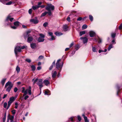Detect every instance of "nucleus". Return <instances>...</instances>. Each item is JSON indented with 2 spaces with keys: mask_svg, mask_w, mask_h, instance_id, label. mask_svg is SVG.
<instances>
[{
  "mask_svg": "<svg viewBox=\"0 0 122 122\" xmlns=\"http://www.w3.org/2000/svg\"><path fill=\"white\" fill-rule=\"evenodd\" d=\"M89 35L91 37H93L95 35V33L93 31H90L89 32Z\"/></svg>",
  "mask_w": 122,
  "mask_h": 122,
  "instance_id": "ddd939ff",
  "label": "nucleus"
},
{
  "mask_svg": "<svg viewBox=\"0 0 122 122\" xmlns=\"http://www.w3.org/2000/svg\"><path fill=\"white\" fill-rule=\"evenodd\" d=\"M48 15H51V11H48Z\"/></svg>",
  "mask_w": 122,
  "mask_h": 122,
  "instance_id": "052dcab7",
  "label": "nucleus"
},
{
  "mask_svg": "<svg viewBox=\"0 0 122 122\" xmlns=\"http://www.w3.org/2000/svg\"><path fill=\"white\" fill-rule=\"evenodd\" d=\"M15 110H13L12 111V112L13 114H15Z\"/></svg>",
  "mask_w": 122,
  "mask_h": 122,
  "instance_id": "3c124183",
  "label": "nucleus"
},
{
  "mask_svg": "<svg viewBox=\"0 0 122 122\" xmlns=\"http://www.w3.org/2000/svg\"><path fill=\"white\" fill-rule=\"evenodd\" d=\"M0 1L4 4L7 5H10L12 3V2L11 1H10L7 3H5L3 0H0Z\"/></svg>",
  "mask_w": 122,
  "mask_h": 122,
  "instance_id": "9d476101",
  "label": "nucleus"
},
{
  "mask_svg": "<svg viewBox=\"0 0 122 122\" xmlns=\"http://www.w3.org/2000/svg\"><path fill=\"white\" fill-rule=\"evenodd\" d=\"M48 93V92L46 91H45V95H47V93Z\"/></svg>",
  "mask_w": 122,
  "mask_h": 122,
  "instance_id": "e2e57ef3",
  "label": "nucleus"
},
{
  "mask_svg": "<svg viewBox=\"0 0 122 122\" xmlns=\"http://www.w3.org/2000/svg\"><path fill=\"white\" fill-rule=\"evenodd\" d=\"M27 36L28 37L27 39V42H30L32 41L33 38L31 36Z\"/></svg>",
  "mask_w": 122,
  "mask_h": 122,
  "instance_id": "2eb2a0df",
  "label": "nucleus"
},
{
  "mask_svg": "<svg viewBox=\"0 0 122 122\" xmlns=\"http://www.w3.org/2000/svg\"><path fill=\"white\" fill-rule=\"evenodd\" d=\"M46 9L48 11L53 10L54 9V6L51 4H47L46 8Z\"/></svg>",
  "mask_w": 122,
  "mask_h": 122,
  "instance_id": "20e7f679",
  "label": "nucleus"
},
{
  "mask_svg": "<svg viewBox=\"0 0 122 122\" xmlns=\"http://www.w3.org/2000/svg\"><path fill=\"white\" fill-rule=\"evenodd\" d=\"M92 51L94 52H96V48L95 47H92Z\"/></svg>",
  "mask_w": 122,
  "mask_h": 122,
  "instance_id": "de8ad7c7",
  "label": "nucleus"
},
{
  "mask_svg": "<svg viewBox=\"0 0 122 122\" xmlns=\"http://www.w3.org/2000/svg\"><path fill=\"white\" fill-rule=\"evenodd\" d=\"M25 46H23L22 47H21V49H24L25 48Z\"/></svg>",
  "mask_w": 122,
  "mask_h": 122,
  "instance_id": "0e129e2a",
  "label": "nucleus"
},
{
  "mask_svg": "<svg viewBox=\"0 0 122 122\" xmlns=\"http://www.w3.org/2000/svg\"><path fill=\"white\" fill-rule=\"evenodd\" d=\"M116 34V33H113L111 34V36L112 37L114 38L115 37Z\"/></svg>",
  "mask_w": 122,
  "mask_h": 122,
  "instance_id": "c9c22d12",
  "label": "nucleus"
},
{
  "mask_svg": "<svg viewBox=\"0 0 122 122\" xmlns=\"http://www.w3.org/2000/svg\"><path fill=\"white\" fill-rule=\"evenodd\" d=\"M112 48V44H111L109 45L107 49V50L108 51H109Z\"/></svg>",
  "mask_w": 122,
  "mask_h": 122,
  "instance_id": "2f4dec72",
  "label": "nucleus"
},
{
  "mask_svg": "<svg viewBox=\"0 0 122 122\" xmlns=\"http://www.w3.org/2000/svg\"><path fill=\"white\" fill-rule=\"evenodd\" d=\"M25 61L28 63H30L31 62V60L29 59H26L25 60Z\"/></svg>",
  "mask_w": 122,
  "mask_h": 122,
  "instance_id": "4c0bfd02",
  "label": "nucleus"
},
{
  "mask_svg": "<svg viewBox=\"0 0 122 122\" xmlns=\"http://www.w3.org/2000/svg\"><path fill=\"white\" fill-rule=\"evenodd\" d=\"M22 93H24L23 96H25L27 94L28 92L30 95H31V86H29L28 88L26 89L25 90V88L24 87H22Z\"/></svg>",
  "mask_w": 122,
  "mask_h": 122,
  "instance_id": "f257e3e1",
  "label": "nucleus"
},
{
  "mask_svg": "<svg viewBox=\"0 0 122 122\" xmlns=\"http://www.w3.org/2000/svg\"><path fill=\"white\" fill-rule=\"evenodd\" d=\"M85 33V31H81L80 32V36H81L83 35Z\"/></svg>",
  "mask_w": 122,
  "mask_h": 122,
  "instance_id": "bb28decb",
  "label": "nucleus"
},
{
  "mask_svg": "<svg viewBox=\"0 0 122 122\" xmlns=\"http://www.w3.org/2000/svg\"><path fill=\"white\" fill-rule=\"evenodd\" d=\"M32 10L31 9H30L28 11L29 13V14H31L32 13Z\"/></svg>",
  "mask_w": 122,
  "mask_h": 122,
  "instance_id": "79ce46f5",
  "label": "nucleus"
},
{
  "mask_svg": "<svg viewBox=\"0 0 122 122\" xmlns=\"http://www.w3.org/2000/svg\"><path fill=\"white\" fill-rule=\"evenodd\" d=\"M69 49V48H66L65 49V51H66L68 50Z\"/></svg>",
  "mask_w": 122,
  "mask_h": 122,
  "instance_id": "338daca9",
  "label": "nucleus"
},
{
  "mask_svg": "<svg viewBox=\"0 0 122 122\" xmlns=\"http://www.w3.org/2000/svg\"><path fill=\"white\" fill-rule=\"evenodd\" d=\"M122 28V23L121 24L119 27V29H121Z\"/></svg>",
  "mask_w": 122,
  "mask_h": 122,
  "instance_id": "603ef678",
  "label": "nucleus"
},
{
  "mask_svg": "<svg viewBox=\"0 0 122 122\" xmlns=\"http://www.w3.org/2000/svg\"><path fill=\"white\" fill-rule=\"evenodd\" d=\"M82 19V18L81 17H78V18L77 19V20L78 21H80Z\"/></svg>",
  "mask_w": 122,
  "mask_h": 122,
  "instance_id": "8fccbe9b",
  "label": "nucleus"
},
{
  "mask_svg": "<svg viewBox=\"0 0 122 122\" xmlns=\"http://www.w3.org/2000/svg\"><path fill=\"white\" fill-rule=\"evenodd\" d=\"M89 18L91 21H92L93 20V16L91 15H89Z\"/></svg>",
  "mask_w": 122,
  "mask_h": 122,
  "instance_id": "c85d7f7f",
  "label": "nucleus"
},
{
  "mask_svg": "<svg viewBox=\"0 0 122 122\" xmlns=\"http://www.w3.org/2000/svg\"><path fill=\"white\" fill-rule=\"evenodd\" d=\"M30 46L32 48L35 49L36 47V44L35 43H32L30 44Z\"/></svg>",
  "mask_w": 122,
  "mask_h": 122,
  "instance_id": "4468645a",
  "label": "nucleus"
},
{
  "mask_svg": "<svg viewBox=\"0 0 122 122\" xmlns=\"http://www.w3.org/2000/svg\"><path fill=\"white\" fill-rule=\"evenodd\" d=\"M31 31L30 30H28L26 32V35L27 36H30V35H29V34L30 33Z\"/></svg>",
  "mask_w": 122,
  "mask_h": 122,
  "instance_id": "7c9ffc66",
  "label": "nucleus"
},
{
  "mask_svg": "<svg viewBox=\"0 0 122 122\" xmlns=\"http://www.w3.org/2000/svg\"><path fill=\"white\" fill-rule=\"evenodd\" d=\"M42 4V2H39L38 3L37 5V6H38V8L40 7L39 6H40Z\"/></svg>",
  "mask_w": 122,
  "mask_h": 122,
  "instance_id": "f704fd0d",
  "label": "nucleus"
},
{
  "mask_svg": "<svg viewBox=\"0 0 122 122\" xmlns=\"http://www.w3.org/2000/svg\"><path fill=\"white\" fill-rule=\"evenodd\" d=\"M37 69L38 70H40L41 69V66H38L37 67Z\"/></svg>",
  "mask_w": 122,
  "mask_h": 122,
  "instance_id": "bf43d9fd",
  "label": "nucleus"
},
{
  "mask_svg": "<svg viewBox=\"0 0 122 122\" xmlns=\"http://www.w3.org/2000/svg\"><path fill=\"white\" fill-rule=\"evenodd\" d=\"M14 19L13 18H11L10 16H8L5 22L8 25H10L11 24V22Z\"/></svg>",
  "mask_w": 122,
  "mask_h": 122,
  "instance_id": "39448f33",
  "label": "nucleus"
},
{
  "mask_svg": "<svg viewBox=\"0 0 122 122\" xmlns=\"http://www.w3.org/2000/svg\"><path fill=\"white\" fill-rule=\"evenodd\" d=\"M22 27H23L24 28H26V26L24 25H22Z\"/></svg>",
  "mask_w": 122,
  "mask_h": 122,
  "instance_id": "774afa93",
  "label": "nucleus"
},
{
  "mask_svg": "<svg viewBox=\"0 0 122 122\" xmlns=\"http://www.w3.org/2000/svg\"><path fill=\"white\" fill-rule=\"evenodd\" d=\"M48 13V12L45 11L44 13H43L41 15V17H42L45 16Z\"/></svg>",
  "mask_w": 122,
  "mask_h": 122,
  "instance_id": "b1692460",
  "label": "nucleus"
},
{
  "mask_svg": "<svg viewBox=\"0 0 122 122\" xmlns=\"http://www.w3.org/2000/svg\"><path fill=\"white\" fill-rule=\"evenodd\" d=\"M6 119V116H4V117L3 118V122H5V121Z\"/></svg>",
  "mask_w": 122,
  "mask_h": 122,
  "instance_id": "864d4df0",
  "label": "nucleus"
},
{
  "mask_svg": "<svg viewBox=\"0 0 122 122\" xmlns=\"http://www.w3.org/2000/svg\"><path fill=\"white\" fill-rule=\"evenodd\" d=\"M44 40V38L40 37L38 39V41L39 42H43Z\"/></svg>",
  "mask_w": 122,
  "mask_h": 122,
  "instance_id": "a211bd4d",
  "label": "nucleus"
},
{
  "mask_svg": "<svg viewBox=\"0 0 122 122\" xmlns=\"http://www.w3.org/2000/svg\"><path fill=\"white\" fill-rule=\"evenodd\" d=\"M16 98V97H12L10 98V100L8 102H10L12 103L15 100Z\"/></svg>",
  "mask_w": 122,
  "mask_h": 122,
  "instance_id": "dca6fc26",
  "label": "nucleus"
},
{
  "mask_svg": "<svg viewBox=\"0 0 122 122\" xmlns=\"http://www.w3.org/2000/svg\"><path fill=\"white\" fill-rule=\"evenodd\" d=\"M38 78H36V79L34 80V79H32V81H33V84H35V83L38 80Z\"/></svg>",
  "mask_w": 122,
  "mask_h": 122,
  "instance_id": "393cba45",
  "label": "nucleus"
},
{
  "mask_svg": "<svg viewBox=\"0 0 122 122\" xmlns=\"http://www.w3.org/2000/svg\"><path fill=\"white\" fill-rule=\"evenodd\" d=\"M32 8L34 10H35L39 8L38 6H37V5L35 6H33L32 7Z\"/></svg>",
  "mask_w": 122,
  "mask_h": 122,
  "instance_id": "cd10ccee",
  "label": "nucleus"
},
{
  "mask_svg": "<svg viewBox=\"0 0 122 122\" xmlns=\"http://www.w3.org/2000/svg\"><path fill=\"white\" fill-rule=\"evenodd\" d=\"M43 58V56H40L38 57V59L39 60H41Z\"/></svg>",
  "mask_w": 122,
  "mask_h": 122,
  "instance_id": "a19ab883",
  "label": "nucleus"
},
{
  "mask_svg": "<svg viewBox=\"0 0 122 122\" xmlns=\"http://www.w3.org/2000/svg\"><path fill=\"white\" fill-rule=\"evenodd\" d=\"M16 71H17V73H18L20 71V69L18 66H17L16 68Z\"/></svg>",
  "mask_w": 122,
  "mask_h": 122,
  "instance_id": "5701e85b",
  "label": "nucleus"
},
{
  "mask_svg": "<svg viewBox=\"0 0 122 122\" xmlns=\"http://www.w3.org/2000/svg\"><path fill=\"white\" fill-rule=\"evenodd\" d=\"M68 26L66 25H63V30L64 31H66L67 30Z\"/></svg>",
  "mask_w": 122,
  "mask_h": 122,
  "instance_id": "6ab92c4d",
  "label": "nucleus"
},
{
  "mask_svg": "<svg viewBox=\"0 0 122 122\" xmlns=\"http://www.w3.org/2000/svg\"><path fill=\"white\" fill-rule=\"evenodd\" d=\"M55 34L57 36H60L63 35V34L61 32L56 31L55 33Z\"/></svg>",
  "mask_w": 122,
  "mask_h": 122,
  "instance_id": "aec40b11",
  "label": "nucleus"
},
{
  "mask_svg": "<svg viewBox=\"0 0 122 122\" xmlns=\"http://www.w3.org/2000/svg\"><path fill=\"white\" fill-rule=\"evenodd\" d=\"M87 27V26L85 24L83 25L82 27V28L83 29H86Z\"/></svg>",
  "mask_w": 122,
  "mask_h": 122,
  "instance_id": "c756f323",
  "label": "nucleus"
},
{
  "mask_svg": "<svg viewBox=\"0 0 122 122\" xmlns=\"http://www.w3.org/2000/svg\"><path fill=\"white\" fill-rule=\"evenodd\" d=\"M21 47L20 46H16L15 47V52L16 56L18 52H20L21 51Z\"/></svg>",
  "mask_w": 122,
  "mask_h": 122,
  "instance_id": "6e6552de",
  "label": "nucleus"
},
{
  "mask_svg": "<svg viewBox=\"0 0 122 122\" xmlns=\"http://www.w3.org/2000/svg\"><path fill=\"white\" fill-rule=\"evenodd\" d=\"M57 72L56 71H53L52 72V77L53 78H55L56 76Z\"/></svg>",
  "mask_w": 122,
  "mask_h": 122,
  "instance_id": "f3484780",
  "label": "nucleus"
},
{
  "mask_svg": "<svg viewBox=\"0 0 122 122\" xmlns=\"http://www.w3.org/2000/svg\"><path fill=\"white\" fill-rule=\"evenodd\" d=\"M29 97V96L27 95L25 97H24V99L25 100H26Z\"/></svg>",
  "mask_w": 122,
  "mask_h": 122,
  "instance_id": "5fc2aeb1",
  "label": "nucleus"
},
{
  "mask_svg": "<svg viewBox=\"0 0 122 122\" xmlns=\"http://www.w3.org/2000/svg\"><path fill=\"white\" fill-rule=\"evenodd\" d=\"M77 118L78 120L79 121H81V117L79 116H77Z\"/></svg>",
  "mask_w": 122,
  "mask_h": 122,
  "instance_id": "ea45409f",
  "label": "nucleus"
},
{
  "mask_svg": "<svg viewBox=\"0 0 122 122\" xmlns=\"http://www.w3.org/2000/svg\"><path fill=\"white\" fill-rule=\"evenodd\" d=\"M48 25V23L47 22H45L43 24V26L45 27H46Z\"/></svg>",
  "mask_w": 122,
  "mask_h": 122,
  "instance_id": "a18cd8bd",
  "label": "nucleus"
},
{
  "mask_svg": "<svg viewBox=\"0 0 122 122\" xmlns=\"http://www.w3.org/2000/svg\"><path fill=\"white\" fill-rule=\"evenodd\" d=\"M7 96V94H4V96L3 97V99L5 98Z\"/></svg>",
  "mask_w": 122,
  "mask_h": 122,
  "instance_id": "13d9d810",
  "label": "nucleus"
},
{
  "mask_svg": "<svg viewBox=\"0 0 122 122\" xmlns=\"http://www.w3.org/2000/svg\"><path fill=\"white\" fill-rule=\"evenodd\" d=\"M13 86V84L11 82L8 81L6 84L5 87L7 88L6 91L9 92Z\"/></svg>",
  "mask_w": 122,
  "mask_h": 122,
  "instance_id": "7ed1b4c3",
  "label": "nucleus"
},
{
  "mask_svg": "<svg viewBox=\"0 0 122 122\" xmlns=\"http://www.w3.org/2000/svg\"><path fill=\"white\" fill-rule=\"evenodd\" d=\"M6 80V79L4 78L1 81V83H2L3 85H4Z\"/></svg>",
  "mask_w": 122,
  "mask_h": 122,
  "instance_id": "a878e982",
  "label": "nucleus"
},
{
  "mask_svg": "<svg viewBox=\"0 0 122 122\" xmlns=\"http://www.w3.org/2000/svg\"><path fill=\"white\" fill-rule=\"evenodd\" d=\"M18 90V89L16 87H15L14 89V92H16Z\"/></svg>",
  "mask_w": 122,
  "mask_h": 122,
  "instance_id": "09e8293b",
  "label": "nucleus"
},
{
  "mask_svg": "<svg viewBox=\"0 0 122 122\" xmlns=\"http://www.w3.org/2000/svg\"><path fill=\"white\" fill-rule=\"evenodd\" d=\"M8 120L9 119L10 120V122H13V119L14 118V115L10 116L9 115L8 116Z\"/></svg>",
  "mask_w": 122,
  "mask_h": 122,
  "instance_id": "1a4fd4ad",
  "label": "nucleus"
},
{
  "mask_svg": "<svg viewBox=\"0 0 122 122\" xmlns=\"http://www.w3.org/2000/svg\"><path fill=\"white\" fill-rule=\"evenodd\" d=\"M45 6L44 5H42L40 6H39L41 8H44L45 7Z\"/></svg>",
  "mask_w": 122,
  "mask_h": 122,
  "instance_id": "4d7b16f0",
  "label": "nucleus"
},
{
  "mask_svg": "<svg viewBox=\"0 0 122 122\" xmlns=\"http://www.w3.org/2000/svg\"><path fill=\"white\" fill-rule=\"evenodd\" d=\"M80 39H81L83 40V43L85 44L87 42L88 39L86 37H84V38L81 37Z\"/></svg>",
  "mask_w": 122,
  "mask_h": 122,
  "instance_id": "9b49d317",
  "label": "nucleus"
},
{
  "mask_svg": "<svg viewBox=\"0 0 122 122\" xmlns=\"http://www.w3.org/2000/svg\"><path fill=\"white\" fill-rule=\"evenodd\" d=\"M31 22L33 23L34 24H37L38 23V21L37 19H31L30 20Z\"/></svg>",
  "mask_w": 122,
  "mask_h": 122,
  "instance_id": "f8f14e48",
  "label": "nucleus"
},
{
  "mask_svg": "<svg viewBox=\"0 0 122 122\" xmlns=\"http://www.w3.org/2000/svg\"><path fill=\"white\" fill-rule=\"evenodd\" d=\"M48 34L50 36H52L53 35V33L52 32H48Z\"/></svg>",
  "mask_w": 122,
  "mask_h": 122,
  "instance_id": "c03bdc74",
  "label": "nucleus"
},
{
  "mask_svg": "<svg viewBox=\"0 0 122 122\" xmlns=\"http://www.w3.org/2000/svg\"><path fill=\"white\" fill-rule=\"evenodd\" d=\"M67 20L69 21H70V17H68L67 18Z\"/></svg>",
  "mask_w": 122,
  "mask_h": 122,
  "instance_id": "680f3d73",
  "label": "nucleus"
},
{
  "mask_svg": "<svg viewBox=\"0 0 122 122\" xmlns=\"http://www.w3.org/2000/svg\"><path fill=\"white\" fill-rule=\"evenodd\" d=\"M61 60L59 59L57 61L56 63V68L59 70L61 71L63 66V62H60Z\"/></svg>",
  "mask_w": 122,
  "mask_h": 122,
  "instance_id": "f03ea898",
  "label": "nucleus"
},
{
  "mask_svg": "<svg viewBox=\"0 0 122 122\" xmlns=\"http://www.w3.org/2000/svg\"><path fill=\"white\" fill-rule=\"evenodd\" d=\"M11 103L10 102H8V106L7 108V109H8L9 108Z\"/></svg>",
  "mask_w": 122,
  "mask_h": 122,
  "instance_id": "e433bc0d",
  "label": "nucleus"
},
{
  "mask_svg": "<svg viewBox=\"0 0 122 122\" xmlns=\"http://www.w3.org/2000/svg\"><path fill=\"white\" fill-rule=\"evenodd\" d=\"M85 120V122H89V121L87 119V117H84V119Z\"/></svg>",
  "mask_w": 122,
  "mask_h": 122,
  "instance_id": "72a5a7b5",
  "label": "nucleus"
},
{
  "mask_svg": "<svg viewBox=\"0 0 122 122\" xmlns=\"http://www.w3.org/2000/svg\"><path fill=\"white\" fill-rule=\"evenodd\" d=\"M55 61H54L53 62L52 65L50 66L49 68V69L50 70H51L52 69L54 65H55Z\"/></svg>",
  "mask_w": 122,
  "mask_h": 122,
  "instance_id": "4be33fe9",
  "label": "nucleus"
},
{
  "mask_svg": "<svg viewBox=\"0 0 122 122\" xmlns=\"http://www.w3.org/2000/svg\"><path fill=\"white\" fill-rule=\"evenodd\" d=\"M20 23L18 21H15L14 23V26H11V27L12 29H17V27L19 25Z\"/></svg>",
  "mask_w": 122,
  "mask_h": 122,
  "instance_id": "423d86ee",
  "label": "nucleus"
},
{
  "mask_svg": "<svg viewBox=\"0 0 122 122\" xmlns=\"http://www.w3.org/2000/svg\"><path fill=\"white\" fill-rule=\"evenodd\" d=\"M7 105V104L6 102H5L4 103V107L5 108L6 107Z\"/></svg>",
  "mask_w": 122,
  "mask_h": 122,
  "instance_id": "49530a36",
  "label": "nucleus"
},
{
  "mask_svg": "<svg viewBox=\"0 0 122 122\" xmlns=\"http://www.w3.org/2000/svg\"><path fill=\"white\" fill-rule=\"evenodd\" d=\"M45 84L46 86H47L48 84L50 83L49 81L47 80H44L43 81Z\"/></svg>",
  "mask_w": 122,
  "mask_h": 122,
  "instance_id": "412c9836",
  "label": "nucleus"
},
{
  "mask_svg": "<svg viewBox=\"0 0 122 122\" xmlns=\"http://www.w3.org/2000/svg\"><path fill=\"white\" fill-rule=\"evenodd\" d=\"M73 42H72L70 45V48H71V47H72L73 46Z\"/></svg>",
  "mask_w": 122,
  "mask_h": 122,
  "instance_id": "6e6d98bb",
  "label": "nucleus"
},
{
  "mask_svg": "<svg viewBox=\"0 0 122 122\" xmlns=\"http://www.w3.org/2000/svg\"><path fill=\"white\" fill-rule=\"evenodd\" d=\"M39 36H40V37L44 38L45 37V36L44 35L42 34H39Z\"/></svg>",
  "mask_w": 122,
  "mask_h": 122,
  "instance_id": "58836bf2",
  "label": "nucleus"
},
{
  "mask_svg": "<svg viewBox=\"0 0 122 122\" xmlns=\"http://www.w3.org/2000/svg\"><path fill=\"white\" fill-rule=\"evenodd\" d=\"M51 40H54L55 39V37L53 35L52 36H51Z\"/></svg>",
  "mask_w": 122,
  "mask_h": 122,
  "instance_id": "37998d69",
  "label": "nucleus"
},
{
  "mask_svg": "<svg viewBox=\"0 0 122 122\" xmlns=\"http://www.w3.org/2000/svg\"><path fill=\"white\" fill-rule=\"evenodd\" d=\"M60 76V72H59L58 73V74L57 75V76L58 77H59Z\"/></svg>",
  "mask_w": 122,
  "mask_h": 122,
  "instance_id": "69168bd1",
  "label": "nucleus"
},
{
  "mask_svg": "<svg viewBox=\"0 0 122 122\" xmlns=\"http://www.w3.org/2000/svg\"><path fill=\"white\" fill-rule=\"evenodd\" d=\"M31 67L32 68V71H34L35 70L36 67L34 65H32L31 66Z\"/></svg>",
  "mask_w": 122,
  "mask_h": 122,
  "instance_id": "473e14b6",
  "label": "nucleus"
},
{
  "mask_svg": "<svg viewBox=\"0 0 122 122\" xmlns=\"http://www.w3.org/2000/svg\"><path fill=\"white\" fill-rule=\"evenodd\" d=\"M42 81L43 80L42 79H39L38 80V82L37 83V85H38L39 87V88L40 90H41V88L43 86Z\"/></svg>",
  "mask_w": 122,
  "mask_h": 122,
  "instance_id": "0eeeda50",
  "label": "nucleus"
}]
</instances>
